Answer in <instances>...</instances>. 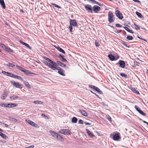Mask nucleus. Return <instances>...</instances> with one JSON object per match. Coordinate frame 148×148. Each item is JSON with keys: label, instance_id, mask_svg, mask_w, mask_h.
Returning <instances> with one entry per match:
<instances>
[{"label": "nucleus", "instance_id": "50", "mask_svg": "<svg viewBox=\"0 0 148 148\" xmlns=\"http://www.w3.org/2000/svg\"><path fill=\"white\" fill-rule=\"evenodd\" d=\"M6 95L4 94L2 96L1 98L3 99H5L6 98Z\"/></svg>", "mask_w": 148, "mask_h": 148}, {"label": "nucleus", "instance_id": "8", "mask_svg": "<svg viewBox=\"0 0 148 148\" xmlns=\"http://www.w3.org/2000/svg\"><path fill=\"white\" fill-rule=\"evenodd\" d=\"M108 57L112 61L116 60L119 58V56H118L117 58H115L114 56L112 54H109L108 55Z\"/></svg>", "mask_w": 148, "mask_h": 148}, {"label": "nucleus", "instance_id": "43", "mask_svg": "<svg viewBox=\"0 0 148 148\" xmlns=\"http://www.w3.org/2000/svg\"><path fill=\"white\" fill-rule=\"evenodd\" d=\"M134 25L135 26V28L136 29L139 30L140 29V26H139L138 25H136L135 24H134Z\"/></svg>", "mask_w": 148, "mask_h": 148}, {"label": "nucleus", "instance_id": "30", "mask_svg": "<svg viewBox=\"0 0 148 148\" xmlns=\"http://www.w3.org/2000/svg\"><path fill=\"white\" fill-rule=\"evenodd\" d=\"M16 66L18 69H19V70H20V71L22 72H23L24 70L25 69H24L21 66L18 65H16Z\"/></svg>", "mask_w": 148, "mask_h": 148}, {"label": "nucleus", "instance_id": "47", "mask_svg": "<svg viewBox=\"0 0 148 148\" xmlns=\"http://www.w3.org/2000/svg\"><path fill=\"white\" fill-rule=\"evenodd\" d=\"M69 29L70 32H72V26L71 25H70L69 26Z\"/></svg>", "mask_w": 148, "mask_h": 148}, {"label": "nucleus", "instance_id": "21", "mask_svg": "<svg viewBox=\"0 0 148 148\" xmlns=\"http://www.w3.org/2000/svg\"><path fill=\"white\" fill-rule=\"evenodd\" d=\"M0 3L3 9H5V5L3 0H0Z\"/></svg>", "mask_w": 148, "mask_h": 148}, {"label": "nucleus", "instance_id": "33", "mask_svg": "<svg viewBox=\"0 0 148 148\" xmlns=\"http://www.w3.org/2000/svg\"><path fill=\"white\" fill-rule=\"evenodd\" d=\"M120 75L122 77H123L125 78H127L128 77L127 75L123 73H120Z\"/></svg>", "mask_w": 148, "mask_h": 148}, {"label": "nucleus", "instance_id": "57", "mask_svg": "<svg viewBox=\"0 0 148 148\" xmlns=\"http://www.w3.org/2000/svg\"><path fill=\"white\" fill-rule=\"evenodd\" d=\"M11 120L12 121H15L16 122H17V121L14 118H11Z\"/></svg>", "mask_w": 148, "mask_h": 148}, {"label": "nucleus", "instance_id": "14", "mask_svg": "<svg viewBox=\"0 0 148 148\" xmlns=\"http://www.w3.org/2000/svg\"><path fill=\"white\" fill-rule=\"evenodd\" d=\"M120 136L119 135L117 134H114L113 137H112V139L115 141H117L120 138Z\"/></svg>", "mask_w": 148, "mask_h": 148}, {"label": "nucleus", "instance_id": "59", "mask_svg": "<svg viewBox=\"0 0 148 148\" xmlns=\"http://www.w3.org/2000/svg\"><path fill=\"white\" fill-rule=\"evenodd\" d=\"M123 45L125 47H128L129 48V47L128 46L125 44V43H122Z\"/></svg>", "mask_w": 148, "mask_h": 148}, {"label": "nucleus", "instance_id": "64", "mask_svg": "<svg viewBox=\"0 0 148 148\" xmlns=\"http://www.w3.org/2000/svg\"><path fill=\"white\" fill-rule=\"evenodd\" d=\"M20 12H22L23 13H24V11L22 9H21L20 10Z\"/></svg>", "mask_w": 148, "mask_h": 148}, {"label": "nucleus", "instance_id": "24", "mask_svg": "<svg viewBox=\"0 0 148 148\" xmlns=\"http://www.w3.org/2000/svg\"><path fill=\"white\" fill-rule=\"evenodd\" d=\"M77 121V119L76 117H74L72 119L71 122L73 123H76Z\"/></svg>", "mask_w": 148, "mask_h": 148}, {"label": "nucleus", "instance_id": "63", "mask_svg": "<svg viewBox=\"0 0 148 148\" xmlns=\"http://www.w3.org/2000/svg\"><path fill=\"white\" fill-rule=\"evenodd\" d=\"M94 94H95V95H96V96H97L98 97H99V98H100V97H99V95H97L96 93H93Z\"/></svg>", "mask_w": 148, "mask_h": 148}, {"label": "nucleus", "instance_id": "1", "mask_svg": "<svg viewBox=\"0 0 148 148\" xmlns=\"http://www.w3.org/2000/svg\"><path fill=\"white\" fill-rule=\"evenodd\" d=\"M58 133L64 135H70L71 134V132L69 129H61Z\"/></svg>", "mask_w": 148, "mask_h": 148}, {"label": "nucleus", "instance_id": "11", "mask_svg": "<svg viewBox=\"0 0 148 148\" xmlns=\"http://www.w3.org/2000/svg\"><path fill=\"white\" fill-rule=\"evenodd\" d=\"M70 24L72 26L75 27L77 26V24L75 20H71Z\"/></svg>", "mask_w": 148, "mask_h": 148}, {"label": "nucleus", "instance_id": "16", "mask_svg": "<svg viewBox=\"0 0 148 148\" xmlns=\"http://www.w3.org/2000/svg\"><path fill=\"white\" fill-rule=\"evenodd\" d=\"M58 70V73L59 74L62 76L65 75L64 74V71L62 69L60 68Z\"/></svg>", "mask_w": 148, "mask_h": 148}, {"label": "nucleus", "instance_id": "46", "mask_svg": "<svg viewBox=\"0 0 148 148\" xmlns=\"http://www.w3.org/2000/svg\"><path fill=\"white\" fill-rule=\"evenodd\" d=\"M48 62H49L50 63H51V64L54 65V64H55V62H53L52 60H50L49 59V60H48Z\"/></svg>", "mask_w": 148, "mask_h": 148}, {"label": "nucleus", "instance_id": "49", "mask_svg": "<svg viewBox=\"0 0 148 148\" xmlns=\"http://www.w3.org/2000/svg\"><path fill=\"white\" fill-rule=\"evenodd\" d=\"M41 116L42 117H44L46 119H47V116L43 113H42V114Z\"/></svg>", "mask_w": 148, "mask_h": 148}, {"label": "nucleus", "instance_id": "23", "mask_svg": "<svg viewBox=\"0 0 148 148\" xmlns=\"http://www.w3.org/2000/svg\"><path fill=\"white\" fill-rule=\"evenodd\" d=\"M79 112L85 116H87L88 114L86 111L83 110H80Z\"/></svg>", "mask_w": 148, "mask_h": 148}, {"label": "nucleus", "instance_id": "38", "mask_svg": "<svg viewBox=\"0 0 148 148\" xmlns=\"http://www.w3.org/2000/svg\"><path fill=\"white\" fill-rule=\"evenodd\" d=\"M136 13L138 17L140 18H142L143 17V16L141 14L138 12H136Z\"/></svg>", "mask_w": 148, "mask_h": 148}, {"label": "nucleus", "instance_id": "18", "mask_svg": "<svg viewBox=\"0 0 148 148\" xmlns=\"http://www.w3.org/2000/svg\"><path fill=\"white\" fill-rule=\"evenodd\" d=\"M20 42L23 45L26 46L27 47L29 48V49H32V47L28 44L25 42H23V41H20Z\"/></svg>", "mask_w": 148, "mask_h": 148}, {"label": "nucleus", "instance_id": "29", "mask_svg": "<svg viewBox=\"0 0 148 148\" xmlns=\"http://www.w3.org/2000/svg\"><path fill=\"white\" fill-rule=\"evenodd\" d=\"M123 28L127 32L130 33H133V32H132V30H130L128 27H124Z\"/></svg>", "mask_w": 148, "mask_h": 148}, {"label": "nucleus", "instance_id": "54", "mask_svg": "<svg viewBox=\"0 0 148 148\" xmlns=\"http://www.w3.org/2000/svg\"><path fill=\"white\" fill-rule=\"evenodd\" d=\"M78 123L79 124H82L83 123V121L82 120L80 119Z\"/></svg>", "mask_w": 148, "mask_h": 148}, {"label": "nucleus", "instance_id": "60", "mask_svg": "<svg viewBox=\"0 0 148 148\" xmlns=\"http://www.w3.org/2000/svg\"><path fill=\"white\" fill-rule=\"evenodd\" d=\"M44 59H45V60H47V61H48V60H49V58H47V57H44Z\"/></svg>", "mask_w": 148, "mask_h": 148}, {"label": "nucleus", "instance_id": "61", "mask_svg": "<svg viewBox=\"0 0 148 148\" xmlns=\"http://www.w3.org/2000/svg\"><path fill=\"white\" fill-rule=\"evenodd\" d=\"M84 123L86 125H90V124H91L90 123H87V122H84Z\"/></svg>", "mask_w": 148, "mask_h": 148}, {"label": "nucleus", "instance_id": "44", "mask_svg": "<svg viewBox=\"0 0 148 148\" xmlns=\"http://www.w3.org/2000/svg\"><path fill=\"white\" fill-rule=\"evenodd\" d=\"M18 97L15 96H13L11 97H10V98L11 99H16Z\"/></svg>", "mask_w": 148, "mask_h": 148}, {"label": "nucleus", "instance_id": "20", "mask_svg": "<svg viewBox=\"0 0 148 148\" xmlns=\"http://www.w3.org/2000/svg\"><path fill=\"white\" fill-rule=\"evenodd\" d=\"M17 105L15 104L11 103H7V107L12 108L14 107L17 106Z\"/></svg>", "mask_w": 148, "mask_h": 148}, {"label": "nucleus", "instance_id": "26", "mask_svg": "<svg viewBox=\"0 0 148 148\" xmlns=\"http://www.w3.org/2000/svg\"><path fill=\"white\" fill-rule=\"evenodd\" d=\"M57 64L62 66V67H64L66 66V65L63 64L59 61H57Z\"/></svg>", "mask_w": 148, "mask_h": 148}, {"label": "nucleus", "instance_id": "35", "mask_svg": "<svg viewBox=\"0 0 148 148\" xmlns=\"http://www.w3.org/2000/svg\"><path fill=\"white\" fill-rule=\"evenodd\" d=\"M141 115L143 116H145L146 115V114L144 113L142 110H140L138 112Z\"/></svg>", "mask_w": 148, "mask_h": 148}, {"label": "nucleus", "instance_id": "27", "mask_svg": "<svg viewBox=\"0 0 148 148\" xmlns=\"http://www.w3.org/2000/svg\"><path fill=\"white\" fill-rule=\"evenodd\" d=\"M57 49L60 52H62V53H63V54H65V53L64 51L60 47H58L57 48Z\"/></svg>", "mask_w": 148, "mask_h": 148}, {"label": "nucleus", "instance_id": "12", "mask_svg": "<svg viewBox=\"0 0 148 148\" xmlns=\"http://www.w3.org/2000/svg\"><path fill=\"white\" fill-rule=\"evenodd\" d=\"M26 121H27V123L34 127H36L38 126V125L36 124L31 121V120H26Z\"/></svg>", "mask_w": 148, "mask_h": 148}, {"label": "nucleus", "instance_id": "52", "mask_svg": "<svg viewBox=\"0 0 148 148\" xmlns=\"http://www.w3.org/2000/svg\"><path fill=\"white\" fill-rule=\"evenodd\" d=\"M61 60L62 62H66L67 60L66 59L64 58L63 57H62V58H61Z\"/></svg>", "mask_w": 148, "mask_h": 148}, {"label": "nucleus", "instance_id": "58", "mask_svg": "<svg viewBox=\"0 0 148 148\" xmlns=\"http://www.w3.org/2000/svg\"><path fill=\"white\" fill-rule=\"evenodd\" d=\"M133 1L135 2L138 3H140V1H139L138 0H133Z\"/></svg>", "mask_w": 148, "mask_h": 148}, {"label": "nucleus", "instance_id": "28", "mask_svg": "<svg viewBox=\"0 0 148 148\" xmlns=\"http://www.w3.org/2000/svg\"><path fill=\"white\" fill-rule=\"evenodd\" d=\"M4 50L5 51L9 52H13L12 50L10 48L8 47H6V48H5Z\"/></svg>", "mask_w": 148, "mask_h": 148}, {"label": "nucleus", "instance_id": "10", "mask_svg": "<svg viewBox=\"0 0 148 148\" xmlns=\"http://www.w3.org/2000/svg\"><path fill=\"white\" fill-rule=\"evenodd\" d=\"M55 64L54 65L51 64L50 68L53 70H55V69L59 70L60 68L57 66L58 65L55 62Z\"/></svg>", "mask_w": 148, "mask_h": 148}, {"label": "nucleus", "instance_id": "36", "mask_svg": "<svg viewBox=\"0 0 148 148\" xmlns=\"http://www.w3.org/2000/svg\"><path fill=\"white\" fill-rule=\"evenodd\" d=\"M33 102L35 104H42V102L40 101H34Z\"/></svg>", "mask_w": 148, "mask_h": 148}, {"label": "nucleus", "instance_id": "42", "mask_svg": "<svg viewBox=\"0 0 148 148\" xmlns=\"http://www.w3.org/2000/svg\"><path fill=\"white\" fill-rule=\"evenodd\" d=\"M56 138L57 139L60 140L63 138L61 136V135H60L58 134Z\"/></svg>", "mask_w": 148, "mask_h": 148}, {"label": "nucleus", "instance_id": "55", "mask_svg": "<svg viewBox=\"0 0 148 148\" xmlns=\"http://www.w3.org/2000/svg\"><path fill=\"white\" fill-rule=\"evenodd\" d=\"M107 119L108 120H109V121H112V119H111V117L108 116L107 118Z\"/></svg>", "mask_w": 148, "mask_h": 148}, {"label": "nucleus", "instance_id": "25", "mask_svg": "<svg viewBox=\"0 0 148 148\" xmlns=\"http://www.w3.org/2000/svg\"><path fill=\"white\" fill-rule=\"evenodd\" d=\"M23 72L25 74L28 75H30L31 74H32V73H30V71H28L26 69H25Z\"/></svg>", "mask_w": 148, "mask_h": 148}, {"label": "nucleus", "instance_id": "48", "mask_svg": "<svg viewBox=\"0 0 148 148\" xmlns=\"http://www.w3.org/2000/svg\"><path fill=\"white\" fill-rule=\"evenodd\" d=\"M135 108L136 110L138 112L140 109L139 108L138 106H137L136 105H135Z\"/></svg>", "mask_w": 148, "mask_h": 148}, {"label": "nucleus", "instance_id": "6", "mask_svg": "<svg viewBox=\"0 0 148 148\" xmlns=\"http://www.w3.org/2000/svg\"><path fill=\"white\" fill-rule=\"evenodd\" d=\"M116 16L120 19H122L123 18V16L120 12L118 10H116L115 12Z\"/></svg>", "mask_w": 148, "mask_h": 148}, {"label": "nucleus", "instance_id": "56", "mask_svg": "<svg viewBox=\"0 0 148 148\" xmlns=\"http://www.w3.org/2000/svg\"><path fill=\"white\" fill-rule=\"evenodd\" d=\"M91 2L92 3H95L98 4V2L94 0H92Z\"/></svg>", "mask_w": 148, "mask_h": 148}, {"label": "nucleus", "instance_id": "3", "mask_svg": "<svg viewBox=\"0 0 148 148\" xmlns=\"http://www.w3.org/2000/svg\"><path fill=\"white\" fill-rule=\"evenodd\" d=\"M10 83L14 86H15L17 88L21 89L23 87V86L21 84L18 82H16L14 81H11Z\"/></svg>", "mask_w": 148, "mask_h": 148}, {"label": "nucleus", "instance_id": "37", "mask_svg": "<svg viewBox=\"0 0 148 148\" xmlns=\"http://www.w3.org/2000/svg\"><path fill=\"white\" fill-rule=\"evenodd\" d=\"M0 136L4 139H5L7 137L6 136L3 134L2 133L0 132Z\"/></svg>", "mask_w": 148, "mask_h": 148}, {"label": "nucleus", "instance_id": "17", "mask_svg": "<svg viewBox=\"0 0 148 148\" xmlns=\"http://www.w3.org/2000/svg\"><path fill=\"white\" fill-rule=\"evenodd\" d=\"M49 132L51 135L54 138H56L58 134L57 133L52 131V130H50Z\"/></svg>", "mask_w": 148, "mask_h": 148}, {"label": "nucleus", "instance_id": "13", "mask_svg": "<svg viewBox=\"0 0 148 148\" xmlns=\"http://www.w3.org/2000/svg\"><path fill=\"white\" fill-rule=\"evenodd\" d=\"M2 73L4 75L10 76L11 77H13L14 74H12V73H10L8 72H6L5 71H3Z\"/></svg>", "mask_w": 148, "mask_h": 148}, {"label": "nucleus", "instance_id": "51", "mask_svg": "<svg viewBox=\"0 0 148 148\" xmlns=\"http://www.w3.org/2000/svg\"><path fill=\"white\" fill-rule=\"evenodd\" d=\"M116 26L118 27H122V25H120V24L117 23L116 24Z\"/></svg>", "mask_w": 148, "mask_h": 148}, {"label": "nucleus", "instance_id": "9", "mask_svg": "<svg viewBox=\"0 0 148 148\" xmlns=\"http://www.w3.org/2000/svg\"><path fill=\"white\" fill-rule=\"evenodd\" d=\"M100 7L97 5H95L93 7V10L95 13L97 12L100 11Z\"/></svg>", "mask_w": 148, "mask_h": 148}, {"label": "nucleus", "instance_id": "2", "mask_svg": "<svg viewBox=\"0 0 148 148\" xmlns=\"http://www.w3.org/2000/svg\"><path fill=\"white\" fill-rule=\"evenodd\" d=\"M108 21L110 23L114 22L115 20V18L111 12H109L108 13Z\"/></svg>", "mask_w": 148, "mask_h": 148}, {"label": "nucleus", "instance_id": "7", "mask_svg": "<svg viewBox=\"0 0 148 148\" xmlns=\"http://www.w3.org/2000/svg\"><path fill=\"white\" fill-rule=\"evenodd\" d=\"M119 66L122 68H124L125 66V63L124 61L122 60H120L118 62Z\"/></svg>", "mask_w": 148, "mask_h": 148}, {"label": "nucleus", "instance_id": "34", "mask_svg": "<svg viewBox=\"0 0 148 148\" xmlns=\"http://www.w3.org/2000/svg\"><path fill=\"white\" fill-rule=\"evenodd\" d=\"M130 89L134 92H139L138 91H136V89L134 88H133L132 87V86H130Z\"/></svg>", "mask_w": 148, "mask_h": 148}, {"label": "nucleus", "instance_id": "19", "mask_svg": "<svg viewBox=\"0 0 148 148\" xmlns=\"http://www.w3.org/2000/svg\"><path fill=\"white\" fill-rule=\"evenodd\" d=\"M12 77L14 78H16L17 79H19L21 80V81H22L23 82L24 81L22 78L21 77L18 76L16 75H15L14 74L13 75V76Z\"/></svg>", "mask_w": 148, "mask_h": 148}, {"label": "nucleus", "instance_id": "53", "mask_svg": "<svg viewBox=\"0 0 148 148\" xmlns=\"http://www.w3.org/2000/svg\"><path fill=\"white\" fill-rule=\"evenodd\" d=\"M95 45L97 47H99L100 45L99 43L98 42H97L96 41H95Z\"/></svg>", "mask_w": 148, "mask_h": 148}, {"label": "nucleus", "instance_id": "62", "mask_svg": "<svg viewBox=\"0 0 148 148\" xmlns=\"http://www.w3.org/2000/svg\"><path fill=\"white\" fill-rule=\"evenodd\" d=\"M138 37L139 39H141L142 40H144L145 41H146V40H145V39H143L142 38H140V37Z\"/></svg>", "mask_w": 148, "mask_h": 148}, {"label": "nucleus", "instance_id": "31", "mask_svg": "<svg viewBox=\"0 0 148 148\" xmlns=\"http://www.w3.org/2000/svg\"><path fill=\"white\" fill-rule=\"evenodd\" d=\"M43 62L47 66L49 67L50 68L51 65V64L47 62L45 60H44L43 61Z\"/></svg>", "mask_w": 148, "mask_h": 148}, {"label": "nucleus", "instance_id": "39", "mask_svg": "<svg viewBox=\"0 0 148 148\" xmlns=\"http://www.w3.org/2000/svg\"><path fill=\"white\" fill-rule=\"evenodd\" d=\"M51 4L54 6H55V7H56V8H61V7L60 6L56 4H54V3H51Z\"/></svg>", "mask_w": 148, "mask_h": 148}, {"label": "nucleus", "instance_id": "41", "mask_svg": "<svg viewBox=\"0 0 148 148\" xmlns=\"http://www.w3.org/2000/svg\"><path fill=\"white\" fill-rule=\"evenodd\" d=\"M0 105L2 107H7V103H2L0 104Z\"/></svg>", "mask_w": 148, "mask_h": 148}, {"label": "nucleus", "instance_id": "32", "mask_svg": "<svg viewBox=\"0 0 148 148\" xmlns=\"http://www.w3.org/2000/svg\"><path fill=\"white\" fill-rule=\"evenodd\" d=\"M5 65L8 67H13L15 66V65L11 63H9L8 64H5Z\"/></svg>", "mask_w": 148, "mask_h": 148}, {"label": "nucleus", "instance_id": "5", "mask_svg": "<svg viewBox=\"0 0 148 148\" xmlns=\"http://www.w3.org/2000/svg\"><path fill=\"white\" fill-rule=\"evenodd\" d=\"M89 87L92 89L93 90L96 91L98 92H102L99 88L94 85H89Z\"/></svg>", "mask_w": 148, "mask_h": 148}, {"label": "nucleus", "instance_id": "45", "mask_svg": "<svg viewBox=\"0 0 148 148\" xmlns=\"http://www.w3.org/2000/svg\"><path fill=\"white\" fill-rule=\"evenodd\" d=\"M0 46L3 48L4 49H5L6 47L5 45L1 43H0Z\"/></svg>", "mask_w": 148, "mask_h": 148}, {"label": "nucleus", "instance_id": "40", "mask_svg": "<svg viewBox=\"0 0 148 148\" xmlns=\"http://www.w3.org/2000/svg\"><path fill=\"white\" fill-rule=\"evenodd\" d=\"M126 38L127 39L129 40H132L133 39V38L132 36H127Z\"/></svg>", "mask_w": 148, "mask_h": 148}, {"label": "nucleus", "instance_id": "15", "mask_svg": "<svg viewBox=\"0 0 148 148\" xmlns=\"http://www.w3.org/2000/svg\"><path fill=\"white\" fill-rule=\"evenodd\" d=\"M86 131L88 136L90 137L91 138L95 137V136L91 133L90 131L88 129H86Z\"/></svg>", "mask_w": 148, "mask_h": 148}, {"label": "nucleus", "instance_id": "22", "mask_svg": "<svg viewBox=\"0 0 148 148\" xmlns=\"http://www.w3.org/2000/svg\"><path fill=\"white\" fill-rule=\"evenodd\" d=\"M24 84L25 85V86L29 88H31L28 82L25 81H23Z\"/></svg>", "mask_w": 148, "mask_h": 148}, {"label": "nucleus", "instance_id": "4", "mask_svg": "<svg viewBox=\"0 0 148 148\" xmlns=\"http://www.w3.org/2000/svg\"><path fill=\"white\" fill-rule=\"evenodd\" d=\"M86 10L89 13H92V6L91 5L88 4L85 5L84 6Z\"/></svg>", "mask_w": 148, "mask_h": 148}]
</instances>
